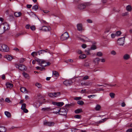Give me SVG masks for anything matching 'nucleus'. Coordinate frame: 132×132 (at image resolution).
Here are the masks:
<instances>
[{
    "label": "nucleus",
    "instance_id": "obj_1",
    "mask_svg": "<svg viewBox=\"0 0 132 132\" xmlns=\"http://www.w3.org/2000/svg\"><path fill=\"white\" fill-rule=\"evenodd\" d=\"M36 60L38 63L40 65L43 67H46L47 65H49L51 64L49 62L47 63L45 60L43 59L36 58Z\"/></svg>",
    "mask_w": 132,
    "mask_h": 132
},
{
    "label": "nucleus",
    "instance_id": "obj_2",
    "mask_svg": "<svg viewBox=\"0 0 132 132\" xmlns=\"http://www.w3.org/2000/svg\"><path fill=\"white\" fill-rule=\"evenodd\" d=\"M9 48L5 44H0V50L3 52H7L9 51Z\"/></svg>",
    "mask_w": 132,
    "mask_h": 132
},
{
    "label": "nucleus",
    "instance_id": "obj_3",
    "mask_svg": "<svg viewBox=\"0 0 132 132\" xmlns=\"http://www.w3.org/2000/svg\"><path fill=\"white\" fill-rule=\"evenodd\" d=\"M58 113L61 115L65 116L67 114V112L65 109L63 108L59 110L58 112H56L55 113Z\"/></svg>",
    "mask_w": 132,
    "mask_h": 132
},
{
    "label": "nucleus",
    "instance_id": "obj_4",
    "mask_svg": "<svg viewBox=\"0 0 132 132\" xmlns=\"http://www.w3.org/2000/svg\"><path fill=\"white\" fill-rule=\"evenodd\" d=\"M88 3L79 4L77 8L79 10H82L85 9L86 6L88 5Z\"/></svg>",
    "mask_w": 132,
    "mask_h": 132
},
{
    "label": "nucleus",
    "instance_id": "obj_5",
    "mask_svg": "<svg viewBox=\"0 0 132 132\" xmlns=\"http://www.w3.org/2000/svg\"><path fill=\"white\" fill-rule=\"evenodd\" d=\"M69 37V36L68 32H65L61 36V39L62 40H64L67 39Z\"/></svg>",
    "mask_w": 132,
    "mask_h": 132
},
{
    "label": "nucleus",
    "instance_id": "obj_6",
    "mask_svg": "<svg viewBox=\"0 0 132 132\" xmlns=\"http://www.w3.org/2000/svg\"><path fill=\"white\" fill-rule=\"evenodd\" d=\"M125 37H123L119 38L117 40V44L119 46H123L124 43Z\"/></svg>",
    "mask_w": 132,
    "mask_h": 132
},
{
    "label": "nucleus",
    "instance_id": "obj_7",
    "mask_svg": "<svg viewBox=\"0 0 132 132\" xmlns=\"http://www.w3.org/2000/svg\"><path fill=\"white\" fill-rule=\"evenodd\" d=\"M15 66L16 68H18L19 70L21 71H23L26 70V67L23 65L20 64L19 65L18 64H15Z\"/></svg>",
    "mask_w": 132,
    "mask_h": 132
},
{
    "label": "nucleus",
    "instance_id": "obj_8",
    "mask_svg": "<svg viewBox=\"0 0 132 132\" xmlns=\"http://www.w3.org/2000/svg\"><path fill=\"white\" fill-rule=\"evenodd\" d=\"M51 29L50 27L49 26H43L42 27H40L39 28L40 30L45 31H49Z\"/></svg>",
    "mask_w": 132,
    "mask_h": 132
},
{
    "label": "nucleus",
    "instance_id": "obj_9",
    "mask_svg": "<svg viewBox=\"0 0 132 132\" xmlns=\"http://www.w3.org/2000/svg\"><path fill=\"white\" fill-rule=\"evenodd\" d=\"M44 125L48 126H53L54 123L52 122H48L45 120L44 121Z\"/></svg>",
    "mask_w": 132,
    "mask_h": 132
},
{
    "label": "nucleus",
    "instance_id": "obj_10",
    "mask_svg": "<svg viewBox=\"0 0 132 132\" xmlns=\"http://www.w3.org/2000/svg\"><path fill=\"white\" fill-rule=\"evenodd\" d=\"M72 83V82L70 80H66L63 82V84L66 86H70Z\"/></svg>",
    "mask_w": 132,
    "mask_h": 132
},
{
    "label": "nucleus",
    "instance_id": "obj_11",
    "mask_svg": "<svg viewBox=\"0 0 132 132\" xmlns=\"http://www.w3.org/2000/svg\"><path fill=\"white\" fill-rule=\"evenodd\" d=\"M78 30L79 31H81L82 30V25L81 24H78L77 25Z\"/></svg>",
    "mask_w": 132,
    "mask_h": 132
},
{
    "label": "nucleus",
    "instance_id": "obj_12",
    "mask_svg": "<svg viewBox=\"0 0 132 132\" xmlns=\"http://www.w3.org/2000/svg\"><path fill=\"white\" fill-rule=\"evenodd\" d=\"M130 57V56L128 54H125L123 56V58L125 60H127Z\"/></svg>",
    "mask_w": 132,
    "mask_h": 132
},
{
    "label": "nucleus",
    "instance_id": "obj_13",
    "mask_svg": "<svg viewBox=\"0 0 132 132\" xmlns=\"http://www.w3.org/2000/svg\"><path fill=\"white\" fill-rule=\"evenodd\" d=\"M22 13L20 12H15L14 13V15L16 17H19L22 15Z\"/></svg>",
    "mask_w": 132,
    "mask_h": 132
},
{
    "label": "nucleus",
    "instance_id": "obj_14",
    "mask_svg": "<svg viewBox=\"0 0 132 132\" xmlns=\"http://www.w3.org/2000/svg\"><path fill=\"white\" fill-rule=\"evenodd\" d=\"M53 75L54 77H57L59 76V74L58 72L55 71H53L52 72Z\"/></svg>",
    "mask_w": 132,
    "mask_h": 132
},
{
    "label": "nucleus",
    "instance_id": "obj_15",
    "mask_svg": "<svg viewBox=\"0 0 132 132\" xmlns=\"http://www.w3.org/2000/svg\"><path fill=\"white\" fill-rule=\"evenodd\" d=\"M47 52L50 53L49 51H47L46 50H42L38 51V54L39 55H40V54H44L45 53H47Z\"/></svg>",
    "mask_w": 132,
    "mask_h": 132
},
{
    "label": "nucleus",
    "instance_id": "obj_16",
    "mask_svg": "<svg viewBox=\"0 0 132 132\" xmlns=\"http://www.w3.org/2000/svg\"><path fill=\"white\" fill-rule=\"evenodd\" d=\"M51 109L50 107H47L46 108H43L41 109L42 111H49L51 110Z\"/></svg>",
    "mask_w": 132,
    "mask_h": 132
},
{
    "label": "nucleus",
    "instance_id": "obj_17",
    "mask_svg": "<svg viewBox=\"0 0 132 132\" xmlns=\"http://www.w3.org/2000/svg\"><path fill=\"white\" fill-rule=\"evenodd\" d=\"M6 85L7 87V88H12L13 87V85L11 84L9 82H7L6 83Z\"/></svg>",
    "mask_w": 132,
    "mask_h": 132
},
{
    "label": "nucleus",
    "instance_id": "obj_18",
    "mask_svg": "<svg viewBox=\"0 0 132 132\" xmlns=\"http://www.w3.org/2000/svg\"><path fill=\"white\" fill-rule=\"evenodd\" d=\"M55 104L58 106H61L63 105L64 103L63 102H56Z\"/></svg>",
    "mask_w": 132,
    "mask_h": 132
},
{
    "label": "nucleus",
    "instance_id": "obj_19",
    "mask_svg": "<svg viewBox=\"0 0 132 132\" xmlns=\"http://www.w3.org/2000/svg\"><path fill=\"white\" fill-rule=\"evenodd\" d=\"M20 90L22 92H24L25 93H27V90L25 87H21L20 88Z\"/></svg>",
    "mask_w": 132,
    "mask_h": 132
},
{
    "label": "nucleus",
    "instance_id": "obj_20",
    "mask_svg": "<svg viewBox=\"0 0 132 132\" xmlns=\"http://www.w3.org/2000/svg\"><path fill=\"white\" fill-rule=\"evenodd\" d=\"M5 115L8 118H10L11 116V113L8 111H5Z\"/></svg>",
    "mask_w": 132,
    "mask_h": 132
},
{
    "label": "nucleus",
    "instance_id": "obj_21",
    "mask_svg": "<svg viewBox=\"0 0 132 132\" xmlns=\"http://www.w3.org/2000/svg\"><path fill=\"white\" fill-rule=\"evenodd\" d=\"M82 112V110L81 109H78L75 111V112L76 114H78Z\"/></svg>",
    "mask_w": 132,
    "mask_h": 132
},
{
    "label": "nucleus",
    "instance_id": "obj_22",
    "mask_svg": "<svg viewBox=\"0 0 132 132\" xmlns=\"http://www.w3.org/2000/svg\"><path fill=\"white\" fill-rule=\"evenodd\" d=\"M126 9L128 11H130L131 10L132 8L130 5H128L126 6Z\"/></svg>",
    "mask_w": 132,
    "mask_h": 132
},
{
    "label": "nucleus",
    "instance_id": "obj_23",
    "mask_svg": "<svg viewBox=\"0 0 132 132\" xmlns=\"http://www.w3.org/2000/svg\"><path fill=\"white\" fill-rule=\"evenodd\" d=\"M5 57L9 61H11L12 60V57L9 55H7L5 56Z\"/></svg>",
    "mask_w": 132,
    "mask_h": 132
},
{
    "label": "nucleus",
    "instance_id": "obj_24",
    "mask_svg": "<svg viewBox=\"0 0 132 132\" xmlns=\"http://www.w3.org/2000/svg\"><path fill=\"white\" fill-rule=\"evenodd\" d=\"M0 129V132H5L6 131V129H5V127H2Z\"/></svg>",
    "mask_w": 132,
    "mask_h": 132
},
{
    "label": "nucleus",
    "instance_id": "obj_25",
    "mask_svg": "<svg viewBox=\"0 0 132 132\" xmlns=\"http://www.w3.org/2000/svg\"><path fill=\"white\" fill-rule=\"evenodd\" d=\"M101 108L100 106L98 104H97L95 107V109L96 111H98L100 110Z\"/></svg>",
    "mask_w": 132,
    "mask_h": 132
},
{
    "label": "nucleus",
    "instance_id": "obj_26",
    "mask_svg": "<svg viewBox=\"0 0 132 132\" xmlns=\"http://www.w3.org/2000/svg\"><path fill=\"white\" fill-rule=\"evenodd\" d=\"M54 97H56L59 96L61 94V93L60 92L54 93Z\"/></svg>",
    "mask_w": 132,
    "mask_h": 132
},
{
    "label": "nucleus",
    "instance_id": "obj_27",
    "mask_svg": "<svg viewBox=\"0 0 132 132\" xmlns=\"http://www.w3.org/2000/svg\"><path fill=\"white\" fill-rule=\"evenodd\" d=\"M79 57L80 59H83L86 57V55L85 54H82L79 56Z\"/></svg>",
    "mask_w": 132,
    "mask_h": 132
},
{
    "label": "nucleus",
    "instance_id": "obj_28",
    "mask_svg": "<svg viewBox=\"0 0 132 132\" xmlns=\"http://www.w3.org/2000/svg\"><path fill=\"white\" fill-rule=\"evenodd\" d=\"M96 47L95 45H92L90 48H89L90 50H94L96 49Z\"/></svg>",
    "mask_w": 132,
    "mask_h": 132
},
{
    "label": "nucleus",
    "instance_id": "obj_29",
    "mask_svg": "<svg viewBox=\"0 0 132 132\" xmlns=\"http://www.w3.org/2000/svg\"><path fill=\"white\" fill-rule=\"evenodd\" d=\"M100 59L98 58H95L93 61L95 63H98L100 61Z\"/></svg>",
    "mask_w": 132,
    "mask_h": 132
},
{
    "label": "nucleus",
    "instance_id": "obj_30",
    "mask_svg": "<svg viewBox=\"0 0 132 132\" xmlns=\"http://www.w3.org/2000/svg\"><path fill=\"white\" fill-rule=\"evenodd\" d=\"M91 83H88L87 82H85L84 83H81V85L82 86H88L90 85Z\"/></svg>",
    "mask_w": 132,
    "mask_h": 132
},
{
    "label": "nucleus",
    "instance_id": "obj_31",
    "mask_svg": "<svg viewBox=\"0 0 132 132\" xmlns=\"http://www.w3.org/2000/svg\"><path fill=\"white\" fill-rule=\"evenodd\" d=\"M77 103L80 105H82L84 103V102L81 100H79L78 101Z\"/></svg>",
    "mask_w": 132,
    "mask_h": 132
},
{
    "label": "nucleus",
    "instance_id": "obj_32",
    "mask_svg": "<svg viewBox=\"0 0 132 132\" xmlns=\"http://www.w3.org/2000/svg\"><path fill=\"white\" fill-rule=\"evenodd\" d=\"M26 104L25 103H24L22 104V106L21 107V109L22 110L26 108Z\"/></svg>",
    "mask_w": 132,
    "mask_h": 132
},
{
    "label": "nucleus",
    "instance_id": "obj_33",
    "mask_svg": "<svg viewBox=\"0 0 132 132\" xmlns=\"http://www.w3.org/2000/svg\"><path fill=\"white\" fill-rule=\"evenodd\" d=\"M32 9L36 11L38 9V7L37 5H35L32 6Z\"/></svg>",
    "mask_w": 132,
    "mask_h": 132
},
{
    "label": "nucleus",
    "instance_id": "obj_34",
    "mask_svg": "<svg viewBox=\"0 0 132 132\" xmlns=\"http://www.w3.org/2000/svg\"><path fill=\"white\" fill-rule=\"evenodd\" d=\"M110 96L111 97L113 98H114L115 94L113 93H110Z\"/></svg>",
    "mask_w": 132,
    "mask_h": 132
},
{
    "label": "nucleus",
    "instance_id": "obj_35",
    "mask_svg": "<svg viewBox=\"0 0 132 132\" xmlns=\"http://www.w3.org/2000/svg\"><path fill=\"white\" fill-rule=\"evenodd\" d=\"M35 85L38 88H40L42 87L41 85L38 83H36Z\"/></svg>",
    "mask_w": 132,
    "mask_h": 132
},
{
    "label": "nucleus",
    "instance_id": "obj_36",
    "mask_svg": "<svg viewBox=\"0 0 132 132\" xmlns=\"http://www.w3.org/2000/svg\"><path fill=\"white\" fill-rule=\"evenodd\" d=\"M74 117L76 118L80 119L81 118V116L79 115H76L74 116Z\"/></svg>",
    "mask_w": 132,
    "mask_h": 132
},
{
    "label": "nucleus",
    "instance_id": "obj_37",
    "mask_svg": "<svg viewBox=\"0 0 132 132\" xmlns=\"http://www.w3.org/2000/svg\"><path fill=\"white\" fill-rule=\"evenodd\" d=\"M48 96L51 97H54V93H50L48 94Z\"/></svg>",
    "mask_w": 132,
    "mask_h": 132
},
{
    "label": "nucleus",
    "instance_id": "obj_38",
    "mask_svg": "<svg viewBox=\"0 0 132 132\" xmlns=\"http://www.w3.org/2000/svg\"><path fill=\"white\" fill-rule=\"evenodd\" d=\"M23 75L25 78H27L28 77V75L26 72H23Z\"/></svg>",
    "mask_w": 132,
    "mask_h": 132
},
{
    "label": "nucleus",
    "instance_id": "obj_39",
    "mask_svg": "<svg viewBox=\"0 0 132 132\" xmlns=\"http://www.w3.org/2000/svg\"><path fill=\"white\" fill-rule=\"evenodd\" d=\"M102 53L100 52H98L97 53V55L98 56H102Z\"/></svg>",
    "mask_w": 132,
    "mask_h": 132
},
{
    "label": "nucleus",
    "instance_id": "obj_40",
    "mask_svg": "<svg viewBox=\"0 0 132 132\" xmlns=\"http://www.w3.org/2000/svg\"><path fill=\"white\" fill-rule=\"evenodd\" d=\"M121 34V32L120 31H118L116 32V35L117 36H118L120 35Z\"/></svg>",
    "mask_w": 132,
    "mask_h": 132
},
{
    "label": "nucleus",
    "instance_id": "obj_41",
    "mask_svg": "<svg viewBox=\"0 0 132 132\" xmlns=\"http://www.w3.org/2000/svg\"><path fill=\"white\" fill-rule=\"evenodd\" d=\"M23 35V33H18L16 35H15V37H17L20 35Z\"/></svg>",
    "mask_w": 132,
    "mask_h": 132
},
{
    "label": "nucleus",
    "instance_id": "obj_42",
    "mask_svg": "<svg viewBox=\"0 0 132 132\" xmlns=\"http://www.w3.org/2000/svg\"><path fill=\"white\" fill-rule=\"evenodd\" d=\"M89 78V77L88 76H85L83 78V80H85L88 79Z\"/></svg>",
    "mask_w": 132,
    "mask_h": 132
},
{
    "label": "nucleus",
    "instance_id": "obj_43",
    "mask_svg": "<svg viewBox=\"0 0 132 132\" xmlns=\"http://www.w3.org/2000/svg\"><path fill=\"white\" fill-rule=\"evenodd\" d=\"M74 99L75 100H78L81 99V97H76L74 98Z\"/></svg>",
    "mask_w": 132,
    "mask_h": 132
},
{
    "label": "nucleus",
    "instance_id": "obj_44",
    "mask_svg": "<svg viewBox=\"0 0 132 132\" xmlns=\"http://www.w3.org/2000/svg\"><path fill=\"white\" fill-rule=\"evenodd\" d=\"M96 96V95H88V97L89 98H92V97H93L95 96Z\"/></svg>",
    "mask_w": 132,
    "mask_h": 132
},
{
    "label": "nucleus",
    "instance_id": "obj_45",
    "mask_svg": "<svg viewBox=\"0 0 132 132\" xmlns=\"http://www.w3.org/2000/svg\"><path fill=\"white\" fill-rule=\"evenodd\" d=\"M80 40L84 42H86L88 41L87 40H84V39L82 37L80 38Z\"/></svg>",
    "mask_w": 132,
    "mask_h": 132
},
{
    "label": "nucleus",
    "instance_id": "obj_46",
    "mask_svg": "<svg viewBox=\"0 0 132 132\" xmlns=\"http://www.w3.org/2000/svg\"><path fill=\"white\" fill-rule=\"evenodd\" d=\"M30 28L32 30H35V29H36L35 27L34 26H33L30 27Z\"/></svg>",
    "mask_w": 132,
    "mask_h": 132
},
{
    "label": "nucleus",
    "instance_id": "obj_47",
    "mask_svg": "<svg viewBox=\"0 0 132 132\" xmlns=\"http://www.w3.org/2000/svg\"><path fill=\"white\" fill-rule=\"evenodd\" d=\"M90 50L89 49H88V50H86L85 51L87 55H88L90 54L89 51Z\"/></svg>",
    "mask_w": 132,
    "mask_h": 132
},
{
    "label": "nucleus",
    "instance_id": "obj_48",
    "mask_svg": "<svg viewBox=\"0 0 132 132\" xmlns=\"http://www.w3.org/2000/svg\"><path fill=\"white\" fill-rule=\"evenodd\" d=\"M111 54L113 55H115L116 54V53L115 51H112L111 52Z\"/></svg>",
    "mask_w": 132,
    "mask_h": 132
},
{
    "label": "nucleus",
    "instance_id": "obj_49",
    "mask_svg": "<svg viewBox=\"0 0 132 132\" xmlns=\"http://www.w3.org/2000/svg\"><path fill=\"white\" fill-rule=\"evenodd\" d=\"M5 101L6 102L8 103H9L10 101V100L9 98H6L5 99Z\"/></svg>",
    "mask_w": 132,
    "mask_h": 132
},
{
    "label": "nucleus",
    "instance_id": "obj_50",
    "mask_svg": "<svg viewBox=\"0 0 132 132\" xmlns=\"http://www.w3.org/2000/svg\"><path fill=\"white\" fill-rule=\"evenodd\" d=\"M97 90H96L95 89H94L93 90L94 91L97 92V91H103L104 89L102 88H98L97 89Z\"/></svg>",
    "mask_w": 132,
    "mask_h": 132
},
{
    "label": "nucleus",
    "instance_id": "obj_51",
    "mask_svg": "<svg viewBox=\"0 0 132 132\" xmlns=\"http://www.w3.org/2000/svg\"><path fill=\"white\" fill-rule=\"evenodd\" d=\"M81 46L83 48H85L86 47L87 45L85 44H83Z\"/></svg>",
    "mask_w": 132,
    "mask_h": 132
},
{
    "label": "nucleus",
    "instance_id": "obj_52",
    "mask_svg": "<svg viewBox=\"0 0 132 132\" xmlns=\"http://www.w3.org/2000/svg\"><path fill=\"white\" fill-rule=\"evenodd\" d=\"M84 66L86 67L89 66V64L88 62H85L84 64Z\"/></svg>",
    "mask_w": 132,
    "mask_h": 132
},
{
    "label": "nucleus",
    "instance_id": "obj_53",
    "mask_svg": "<svg viewBox=\"0 0 132 132\" xmlns=\"http://www.w3.org/2000/svg\"><path fill=\"white\" fill-rule=\"evenodd\" d=\"M87 22L89 23H92L93 22L92 20L90 19H88L87 20Z\"/></svg>",
    "mask_w": 132,
    "mask_h": 132
},
{
    "label": "nucleus",
    "instance_id": "obj_54",
    "mask_svg": "<svg viewBox=\"0 0 132 132\" xmlns=\"http://www.w3.org/2000/svg\"><path fill=\"white\" fill-rule=\"evenodd\" d=\"M81 93H86V89H82L81 90Z\"/></svg>",
    "mask_w": 132,
    "mask_h": 132
},
{
    "label": "nucleus",
    "instance_id": "obj_55",
    "mask_svg": "<svg viewBox=\"0 0 132 132\" xmlns=\"http://www.w3.org/2000/svg\"><path fill=\"white\" fill-rule=\"evenodd\" d=\"M126 132H132V128L129 129L126 131Z\"/></svg>",
    "mask_w": 132,
    "mask_h": 132
},
{
    "label": "nucleus",
    "instance_id": "obj_56",
    "mask_svg": "<svg viewBox=\"0 0 132 132\" xmlns=\"http://www.w3.org/2000/svg\"><path fill=\"white\" fill-rule=\"evenodd\" d=\"M43 12L47 14L49 12V11L47 10H43Z\"/></svg>",
    "mask_w": 132,
    "mask_h": 132
},
{
    "label": "nucleus",
    "instance_id": "obj_57",
    "mask_svg": "<svg viewBox=\"0 0 132 132\" xmlns=\"http://www.w3.org/2000/svg\"><path fill=\"white\" fill-rule=\"evenodd\" d=\"M23 110V112L25 113H27L28 112V110L26 108Z\"/></svg>",
    "mask_w": 132,
    "mask_h": 132
},
{
    "label": "nucleus",
    "instance_id": "obj_58",
    "mask_svg": "<svg viewBox=\"0 0 132 132\" xmlns=\"http://www.w3.org/2000/svg\"><path fill=\"white\" fill-rule=\"evenodd\" d=\"M32 6V5H31L28 4L27 5V7L28 8H31Z\"/></svg>",
    "mask_w": 132,
    "mask_h": 132
},
{
    "label": "nucleus",
    "instance_id": "obj_59",
    "mask_svg": "<svg viewBox=\"0 0 132 132\" xmlns=\"http://www.w3.org/2000/svg\"><path fill=\"white\" fill-rule=\"evenodd\" d=\"M77 53L79 54H80L82 53V51L80 50H78L77 51Z\"/></svg>",
    "mask_w": 132,
    "mask_h": 132
},
{
    "label": "nucleus",
    "instance_id": "obj_60",
    "mask_svg": "<svg viewBox=\"0 0 132 132\" xmlns=\"http://www.w3.org/2000/svg\"><path fill=\"white\" fill-rule=\"evenodd\" d=\"M110 29H106L104 33H105L107 32H109Z\"/></svg>",
    "mask_w": 132,
    "mask_h": 132
},
{
    "label": "nucleus",
    "instance_id": "obj_61",
    "mask_svg": "<svg viewBox=\"0 0 132 132\" xmlns=\"http://www.w3.org/2000/svg\"><path fill=\"white\" fill-rule=\"evenodd\" d=\"M13 50L17 52L19 51V50L17 48L15 47L13 49Z\"/></svg>",
    "mask_w": 132,
    "mask_h": 132
},
{
    "label": "nucleus",
    "instance_id": "obj_62",
    "mask_svg": "<svg viewBox=\"0 0 132 132\" xmlns=\"http://www.w3.org/2000/svg\"><path fill=\"white\" fill-rule=\"evenodd\" d=\"M30 27V25L29 24H27L26 26V28L27 29H29V27Z\"/></svg>",
    "mask_w": 132,
    "mask_h": 132
},
{
    "label": "nucleus",
    "instance_id": "obj_63",
    "mask_svg": "<svg viewBox=\"0 0 132 132\" xmlns=\"http://www.w3.org/2000/svg\"><path fill=\"white\" fill-rule=\"evenodd\" d=\"M126 105L125 102H123L121 103V105L122 107H124Z\"/></svg>",
    "mask_w": 132,
    "mask_h": 132
},
{
    "label": "nucleus",
    "instance_id": "obj_64",
    "mask_svg": "<svg viewBox=\"0 0 132 132\" xmlns=\"http://www.w3.org/2000/svg\"><path fill=\"white\" fill-rule=\"evenodd\" d=\"M116 35V34H111V37L112 38H113L115 37Z\"/></svg>",
    "mask_w": 132,
    "mask_h": 132
}]
</instances>
